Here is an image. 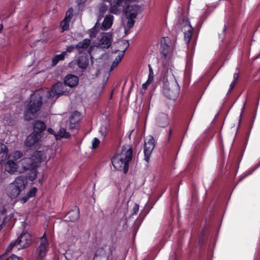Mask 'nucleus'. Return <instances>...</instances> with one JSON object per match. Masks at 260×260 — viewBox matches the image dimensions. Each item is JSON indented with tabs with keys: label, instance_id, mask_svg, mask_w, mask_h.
I'll use <instances>...</instances> for the list:
<instances>
[{
	"label": "nucleus",
	"instance_id": "obj_48",
	"mask_svg": "<svg viewBox=\"0 0 260 260\" xmlns=\"http://www.w3.org/2000/svg\"><path fill=\"white\" fill-rule=\"evenodd\" d=\"M88 51L89 52H90L91 51V49H89V50H88Z\"/></svg>",
	"mask_w": 260,
	"mask_h": 260
},
{
	"label": "nucleus",
	"instance_id": "obj_42",
	"mask_svg": "<svg viewBox=\"0 0 260 260\" xmlns=\"http://www.w3.org/2000/svg\"><path fill=\"white\" fill-rule=\"evenodd\" d=\"M239 75L238 74L235 73L233 77V81L237 82L238 79Z\"/></svg>",
	"mask_w": 260,
	"mask_h": 260
},
{
	"label": "nucleus",
	"instance_id": "obj_44",
	"mask_svg": "<svg viewBox=\"0 0 260 260\" xmlns=\"http://www.w3.org/2000/svg\"><path fill=\"white\" fill-rule=\"evenodd\" d=\"M6 211V209L5 208H2L0 210V215H3Z\"/></svg>",
	"mask_w": 260,
	"mask_h": 260
},
{
	"label": "nucleus",
	"instance_id": "obj_2",
	"mask_svg": "<svg viewBox=\"0 0 260 260\" xmlns=\"http://www.w3.org/2000/svg\"><path fill=\"white\" fill-rule=\"evenodd\" d=\"M52 150L47 149L44 151H36L30 157H25L17 162L9 159L6 164L5 170L10 174H21L27 170L38 167L42 162L49 160Z\"/></svg>",
	"mask_w": 260,
	"mask_h": 260
},
{
	"label": "nucleus",
	"instance_id": "obj_39",
	"mask_svg": "<svg viewBox=\"0 0 260 260\" xmlns=\"http://www.w3.org/2000/svg\"><path fill=\"white\" fill-rule=\"evenodd\" d=\"M76 48V46H68L67 47V49H66V52H72L74 49Z\"/></svg>",
	"mask_w": 260,
	"mask_h": 260
},
{
	"label": "nucleus",
	"instance_id": "obj_37",
	"mask_svg": "<svg viewBox=\"0 0 260 260\" xmlns=\"http://www.w3.org/2000/svg\"><path fill=\"white\" fill-rule=\"evenodd\" d=\"M99 132L102 136H105L107 132V127L106 125H102L100 128Z\"/></svg>",
	"mask_w": 260,
	"mask_h": 260
},
{
	"label": "nucleus",
	"instance_id": "obj_36",
	"mask_svg": "<svg viewBox=\"0 0 260 260\" xmlns=\"http://www.w3.org/2000/svg\"><path fill=\"white\" fill-rule=\"evenodd\" d=\"M107 11V7L105 6H101L99 9L100 16L102 17Z\"/></svg>",
	"mask_w": 260,
	"mask_h": 260
},
{
	"label": "nucleus",
	"instance_id": "obj_35",
	"mask_svg": "<svg viewBox=\"0 0 260 260\" xmlns=\"http://www.w3.org/2000/svg\"><path fill=\"white\" fill-rule=\"evenodd\" d=\"M100 143V141L96 138H94L92 141V148L95 149Z\"/></svg>",
	"mask_w": 260,
	"mask_h": 260
},
{
	"label": "nucleus",
	"instance_id": "obj_33",
	"mask_svg": "<svg viewBox=\"0 0 260 260\" xmlns=\"http://www.w3.org/2000/svg\"><path fill=\"white\" fill-rule=\"evenodd\" d=\"M149 76L147 80L152 82L154 78V74L152 68L150 64L149 65Z\"/></svg>",
	"mask_w": 260,
	"mask_h": 260
},
{
	"label": "nucleus",
	"instance_id": "obj_4",
	"mask_svg": "<svg viewBox=\"0 0 260 260\" xmlns=\"http://www.w3.org/2000/svg\"><path fill=\"white\" fill-rule=\"evenodd\" d=\"M130 0H115L111 4L110 12L118 14L125 10L126 17L135 18L140 12V8L137 5H129Z\"/></svg>",
	"mask_w": 260,
	"mask_h": 260
},
{
	"label": "nucleus",
	"instance_id": "obj_14",
	"mask_svg": "<svg viewBox=\"0 0 260 260\" xmlns=\"http://www.w3.org/2000/svg\"><path fill=\"white\" fill-rule=\"evenodd\" d=\"M20 191L24 189L27 184V178L22 176L17 177L13 182Z\"/></svg>",
	"mask_w": 260,
	"mask_h": 260
},
{
	"label": "nucleus",
	"instance_id": "obj_21",
	"mask_svg": "<svg viewBox=\"0 0 260 260\" xmlns=\"http://www.w3.org/2000/svg\"><path fill=\"white\" fill-rule=\"evenodd\" d=\"M46 128V125L44 122L37 121L35 122L34 125V131L36 133H39L42 134V132Z\"/></svg>",
	"mask_w": 260,
	"mask_h": 260
},
{
	"label": "nucleus",
	"instance_id": "obj_3",
	"mask_svg": "<svg viewBox=\"0 0 260 260\" xmlns=\"http://www.w3.org/2000/svg\"><path fill=\"white\" fill-rule=\"evenodd\" d=\"M133 150L129 145H124L118 150L112 158V163L115 169L126 173L128 170L129 163L132 158Z\"/></svg>",
	"mask_w": 260,
	"mask_h": 260
},
{
	"label": "nucleus",
	"instance_id": "obj_22",
	"mask_svg": "<svg viewBox=\"0 0 260 260\" xmlns=\"http://www.w3.org/2000/svg\"><path fill=\"white\" fill-rule=\"evenodd\" d=\"M157 124L161 127H165L168 124V117L166 114H161L157 118Z\"/></svg>",
	"mask_w": 260,
	"mask_h": 260
},
{
	"label": "nucleus",
	"instance_id": "obj_15",
	"mask_svg": "<svg viewBox=\"0 0 260 260\" xmlns=\"http://www.w3.org/2000/svg\"><path fill=\"white\" fill-rule=\"evenodd\" d=\"M6 191L7 194L11 198L16 197L21 192L13 182L7 186Z\"/></svg>",
	"mask_w": 260,
	"mask_h": 260
},
{
	"label": "nucleus",
	"instance_id": "obj_41",
	"mask_svg": "<svg viewBox=\"0 0 260 260\" xmlns=\"http://www.w3.org/2000/svg\"><path fill=\"white\" fill-rule=\"evenodd\" d=\"M235 84H236L235 81H232V82L231 83L230 89H229L230 91H231L233 89V88L234 87V86L235 85Z\"/></svg>",
	"mask_w": 260,
	"mask_h": 260
},
{
	"label": "nucleus",
	"instance_id": "obj_27",
	"mask_svg": "<svg viewBox=\"0 0 260 260\" xmlns=\"http://www.w3.org/2000/svg\"><path fill=\"white\" fill-rule=\"evenodd\" d=\"M134 19V18L132 17H126V24L124 26V31L125 34H128L129 29L134 26L135 23V20Z\"/></svg>",
	"mask_w": 260,
	"mask_h": 260
},
{
	"label": "nucleus",
	"instance_id": "obj_17",
	"mask_svg": "<svg viewBox=\"0 0 260 260\" xmlns=\"http://www.w3.org/2000/svg\"><path fill=\"white\" fill-rule=\"evenodd\" d=\"M81 115L79 112H73L70 118L69 128L73 129L76 127V124L81 120Z\"/></svg>",
	"mask_w": 260,
	"mask_h": 260
},
{
	"label": "nucleus",
	"instance_id": "obj_11",
	"mask_svg": "<svg viewBox=\"0 0 260 260\" xmlns=\"http://www.w3.org/2000/svg\"><path fill=\"white\" fill-rule=\"evenodd\" d=\"M42 137V134L33 132L26 138L25 145L27 147H31L38 143L41 140Z\"/></svg>",
	"mask_w": 260,
	"mask_h": 260
},
{
	"label": "nucleus",
	"instance_id": "obj_7",
	"mask_svg": "<svg viewBox=\"0 0 260 260\" xmlns=\"http://www.w3.org/2000/svg\"><path fill=\"white\" fill-rule=\"evenodd\" d=\"M31 242L30 235L28 233L22 234L16 242L10 243L7 248V250L10 251L14 246H16L17 249L26 248L30 245Z\"/></svg>",
	"mask_w": 260,
	"mask_h": 260
},
{
	"label": "nucleus",
	"instance_id": "obj_31",
	"mask_svg": "<svg viewBox=\"0 0 260 260\" xmlns=\"http://www.w3.org/2000/svg\"><path fill=\"white\" fill-rule=\"evenodd\" d=\"M172 51V49L170 48L169 47V46H162V47H161L162 53L166 56H167L168 55V54L170 51Z\"/></svg>",
	"mask_w": 260,
	"mask_h": 260
},
{
	"label": "nucleus",
	"instance_id": "obj_18",
	"mask_svg": "<svg viewBox=\"0 0 260 260\" xmlns=\"http://www.w3.org/2000/svg\"><path fill=\"white\" fill-rule=\"evenodd\" d=\"M113 16L111 15H108L105 17L101 29L103 30H107L109 29L112 26L113 22Z\"/></svg>",
	"mask_w": 260,
	"mask_h": 260
},
{
	"label": "nucleus",
	"instance_id": "obj_9",
	"mask_svg": "<svg viewBox=\"0 0 260 260\" xmlns=\"http://www.w3.org/2000/svg\"><path fill=\"white\" fill-rule=\"evenodd\" d=\"M48 241L46 238L45 234H44L41 238L40 244L37 250V260H41L46 256L48 249Z\"/></svg>",
	"mask_w": 260,
	"mask_h": 260
},
{
	"label": "nucleus",
	"instance_id": "obj_49",
	"mask_svg": "<svg viewBox=\"0 0 260 260\" xmlns=\"http://www.w3.org/2000/svg\"><path fill=\"white\" fill-rule=\"evenodd\" d=\"M81 1L84 2L86 1V0H81Z\"/></svg>",
	"mask_w": 260,
	"mask_h": 260
},
{
	"label": "nucleus",
	"instance_id": "obj_24",
	"mask_svg": "<svg viewBox=\"0 0 260 260\" xmlns=\"http://www.w3.org/2000/svg\"><path fill=\"white\" fill-rule=\"evenodd\" d=\"M67 54L66 51H63L61 54L54 56L52 60V66H55L59 61L63 60Z\"/></svg>",
	"mask_w": 260,
	"mask_h": 260
},
{
	"label": "nucleus",
	"instance_id": "obj_12",
	"mask_svg": "<svg viewBox=\"0 0 260 260\" xmlns=\"http://www.w3.org/2000/svg\"><path fill=\"white\" fill-rule=\"evenodd\" d=\"M112 35L111 33L104 34L100 40L99 46L103 48H108L111 44Z\"/></svg>",
	"mask_w": 260,
	"mask_h": 260
},
{
	"label": "nucleus",
	"instance_id": "obj_8",
	"mask_svg": "<svg viewBox=\"0 0 260 260\" xmlns=\"http://www.w3.org/2000/svg\"><path fill=\"white\" fill-rule=\"evenodd\" d=\"M179 27L183 31L184 41L186 44L188 45L192 37L193 32V28L188 19L184 18H182L179 23Z\"/></svg>",
	"mask_w": 260,
	"mask_h": 260
},
{
	"label": "nucleus",
	"instance_id": "obj_23",
	"mask_svg": "<svg viewBox=\"0 0 260 260\" xmlns=\"http://www.w3.org/2000/svg\"><path fill=\"white\" fill-rule=\"evenodd\" d=\"M79 210L78 209L70 211L68 214L69 221L72 222L77 221L79 218Z\"/></svg>",
	"mask_w": 260,
	"mask_h": 260
},
{
	"label": "nucleus",
	"instance_id": "obj_5",
	"mask_svg": "<svg viewBox=\"0 0 260 260\" xmlns=\"http://www.w3.org/2000/svg\"><path fill=\"white\" fill-rule=\"evenodd\" d=\"M165 81L164 93L168 98L175 100L179 95L178 84L172 73L171 70H168L164 76Z\"/></svg>",
	"mask_w": 260,
	"mask_h": 260
},
{
	"label": "nucleus",
	"instance_id": "obj_29",
	"mask_svg": "<svg viewBox=\"0 0 260 260\" xmlns=\"http://www.w3.org/2000/svg\"><path fill=\"white\" fill-rule=\"evenodd\" d=\"M99 21V19L98 20V21ZM98 22H97L96 23V24H95L94 26L93 27H92V28H91L90 30H89L88 31V34L90 36V37L91 38H94L95 37L96 35V33H97V29L98 28Z\"/></svg>",
	"mask_w": 260,
	"mask_h": 260
},
{
	"label": "nucleus",
	"instance_id": "obj_26",
	"mask_svg": "<svg viewBox=\"0 0 260 260\" xmlns=\"http://www.w3.org/2000/svg\"><path fill=\"white\" fill-rule=\"evenodd\" d=\"M54 136L56 139H59L61 138H68L70 137V134L67 132L66 130L63 128H60L58 133L54 134Z\"/></svg>",
	"mask_w": 260,
	"mask_h": 260
},
{
	"label": "nucleus",
	"instance_id": "obj_25",
	"mask_svg": "<svg viewBox=\"0 0 260 260\" xmlns=\"http://www.w3.org/2000/svg\"><path fill=\"white\" fill-rule=\"evenodd\" d=\"M7 158H9L8 157V148L5 145H3L0 151V163L3 162Z\"/></svg>",
	"mask_w": 260,
	"mask_h": 260
},
{
	"label": "nucleus",
	"instance_id": "obj_13",
	"mask_svg": "<svg viewBox=\"0 0 260 260\" xmlns=\"http://www.w3.org/2000/svg\"><path fill=\"white\" fill-rule=\"evenodd\" d=\"M75 64H77L80 69L84 70L88 64V60L86 56H82L79 57L78 60L70 62L69 66L72 67V66Z\"/></svg>",
	"mask_w": 260,
	"mask_h": 260
},
{
	"label": "nucleus",
	"instance_id": "obj_28",
	"mask_svg": "<svg viewBox=\"0 0 260 260\" xmlns=\"http://www.w3.org/2000/svg\"><path fill=\"white\" fill-rule=\"evenodd\" d=\"M22 156V153L19 151H16L9 155V159H12L14 161L20 158Z\"/></svg>",
	"mask_w": 260,
	"mask_h": 260
},
{
	"label": "nucleus",
	"instance_id": "obj_10",
	"mask_svg": "<svg viewBox=\"0 0 260 260\" xmlns=\"http://www.w3.org/2000/svg\"><path fill=\"white\" fill-rule=\"evenodd\" d=\"M155 147L154 140L153 137L149 136L146 138L144 145L145 160L149 162L151 153Z\"/></svg>",
	"mask_w": 260,
	"mask_h": 260
},
{
	"label": "nucleus",
	"instance_id": "obj_45",
	"mask_svg": "<svg viewBox=\"0 0 260 260\" xmlns=\"http://www.w3.org/2000/svg\"><path fill=\"white\" fill-rule=\"evenodd\" d=\"M244 110V106L242 108V111L240 114V118H241V116H242V113H243Z\"/></svg>",
	"mask_w": 260,
	"mask_h": 260
},
{
	"label": "nucleus",
	"instance_id": "obj_43",
	"mask_svg": "<svg viewBox=\"0 0 260 260\" xmlns=\"http://www.w3.org/2000/svg\"><path fill=\"white\" fill-rule=\"evenodd\" d=\"M48 132L51 134H53L54 135V134H56V133H54V130L51 128H49L48 129Z\"/></svg>",
	"mask_w": 260,
	"mask_h": 260
},
{
	"label": "nucleus",
	"instance_id": "obj_32",
	"mask_svg": "<svg viewBox=\"0 0 260 260\" xmlns=\"http://www.w3.org/2000/svg\"><path fill=\"white\" fill-rule=\"evenodd\" d=\"M73 9L70 8L67 12L64 19L70 21L73 16Z\"/></svg>",
	"mask_w": 260,
	"mask_h": 260
},
{
	"label": "nucleus",
	"instance_id": "obj_40",
	"mask_svg": "<svg viewBox=\"0 0 260 260\" xmlns=\"http://www.w3.org/2000/svg\"><path fill=\"white\" fill-rule=\"evenodd\" d=\"M151 82L150 81H148V80H147V81L143 83L142 84V88L144 89H146L147 88V87L148 86V85Z\"/></svg>",
	"mask_w": 260,
	"mask_h": 260
},
{
	"label": "nucleus",
	"instance_id": "obj_50",
	"mask_svg": "<svg viewBox=\"0 0 260 260\" xmlns=\"http://www.w3.org/2000/svg\"><path fill=\"white\" fill-rule=\"evenodd\" d=\"M242 179H243V178H241V179H240V181H241Z\"/></svg>",
	"mask_w": 260,
	"mask_h": 260
},
{
	"label": "nucleus",
	"instance_id": "obj_16",
	"mask_svg": "<svg viewBox=\"0 0 260 260\" xmlns=\"http://www.w3.org/2000/svg\"><path fill=\"white\" fill-rule=\"evenodd\" d=\"M64 84L71 87L77 85L79 82V78L77 76L68 75L64 78Z\"/></svg>",
	"mask_w": 260,
	"mask_h": 260
},
{
	"label": "nucleus",
	"instance_id": "obj_20",
	"mask_svg": "<svg viewBox=\"0 0 260 260\" xmlns=\"http://www.w3.org/2000/svg\"><path fill=\"white\" fill-rule=\"evenodd\" d=\"M90 44V40L85 39L83 41L79 42L77 45H76V48L79 52H82L83 50L88 48Z\"/></svg>",
	"mask_w": 260,
	"mask_h": 260
},
{
	"label": "nucleus",
	"instance_id": "obj_30",
	"mask_svg": "<svg viewBox=\"0 0 260 260\" xmlns=\"http://www.w3.org/2000/svg\"><path fill=\"white\" fill-rule=\"evenodd\" d=\"M70 21L64 19L60 23V27L62 29V31L67 30L69 28Z\"/></svg>",
	"mask_w": 260,
	"mask_h": 260
},
{
	"label": "nucleus",
	"instance_id": "obj_47",
	"mask_svg": "<svg viewBox=\"0 0 260 260\" xmlns=\"http://www.w3.org/2000/svg\"><path fill=\"white\" fill-rule=\"evenodd\" d=\"M225 29H226V27H225V26H224V29H223V30H225Z\"/></svg>",
	"mask_w": 260,
	"mask_h": 260
},
{
	"label": "nucleus",
	"instance_id": "obj_34",
	"mask_svg": "<svg viewBox=\"0 0 260 260\" xmlns=\"http://www.w3.org/2000/svg\"><path fill=\"white\" fill-rule=\"evenodd\" d=\"M36 168L33 169H31L30 170H32V172H31V175H30L29 176V179L31 181H34L36 178H37V172L35 170V169Z\"/></svg>",
	"mask_w": 260,
	"mask_h": 260
},
{
	"label": "nucleus",
	"instance_id": "obj_6",
	"mask_svg": "<svg viewBox=\"0 0 260 260\" xmlns=\"http://www.w3.org/2000/svg\"><path fill=\"white\" fill-rule=\"evenodd\" d=\"M116 46L118 48L117 51L119 52V53L112 62L110 70V72L112 71L115 68H116L121 61L125 50L129 46V43L128 41L122 40L117 42Z\"/></svg>",
	"mask_w": 260,
	"mask_h": 260
},
{
	"label": "nucleus",
	"instance_id": "obj_19",
	"mask_svg": "<svg viewBox=\"0 0 260 260\" xmlns=\"http://www.w3.org/2000/svg\"><path fill=\"white\" fill-rule=\"evenodd\" d=\"M37 191L36 187L31 188L25 196L20 199V202L23 204L26 203L30 198L35 196Z\"/></svg>",
	"mask_w": 260,
	"mask_h": 260
},
{
	"label": "nucleus",
	"instance_id": "obj_1",
	"mask_svg": "<svg viewBox=\"0 0 260 260\" xmlns=\"http://www.w3.org/2000/svg\"><path fill=\"white\" fill-rule=\"evenodd\" d=\"M64 84L58 82L50 90L48 88H45L36 91L31 95L30 101L26 106L24 115L25 120L29 121L36 117V114L42 105L43 98L46 97L48 99L47 102L53 103L59 95L64 93Z\"/></svg>",
	"mask_w": 260,
	"mask_h": 260
},
{
	"label": "nucleus",
	"instance_id": "obj_46",
	"mask_svg": "<svg viewBox=\"0 0 260 260\" xmlns=\"http://www.w3.org/2000/svg\"><path fill=\"white\" fill-rule=\"evenodd\" d=\"M3 225H0V231L3 229Z\"/></svg>",
	"mask_w": 260,
	"mask_h": 260
},
{
	"label": "nucleus",
	"instance_id": "obj_38",
	"mask_svg": "<svg viewBox=\"0 0 260 260\" xmlns=\"http://www.w3.org/2000/svg\"><path fill=\"white\" fill-rule=\"evenodd\" d=\"M139 205L135 204L133 207V214H136L139 210Z\"/></svg>",
	"mask_w": 260,
	"mask_h": 260
}]
</instances>
